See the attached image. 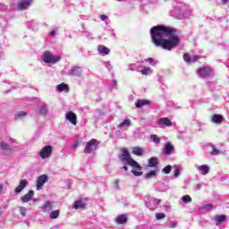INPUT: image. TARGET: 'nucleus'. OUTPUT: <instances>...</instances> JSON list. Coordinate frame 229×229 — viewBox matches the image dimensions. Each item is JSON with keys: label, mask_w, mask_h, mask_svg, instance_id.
Masks as SVG:
<instances>
[{"label": "nucleus", "mask_w": 229, "mask_h": 229, "mask_svg": "<svg viewBox=\"0 0 229 229\" xmlns=\"http://www.w3.org/2000/svg\"><path fill=\"white\" fill-rule=\"evenodd\" d=\"M26 208L24 207H20V214H21V216L24 217L26 216Z\"/></svg>", "instance_id": "c9c22d12"}, {"label": "nucleus", "mask_w": 229, "mask_h": 229, "mask_svg": "<svg viewBox=\"0 0 229 229\" xmlns=\"http://www.w3.org/2000/svg\"><path fill=\"white\" fill-rule=\"evenodd\" d=\"M60 216V210L56 209V210H54L52 211L50 214H49V217L50 219H58V216Z\"/></svg>", "instance_id": "c85d7f7f"}, {"label": "nucleus", "mask_w": 229, "mask_h": 229, "mask_svg": "<svg viewBox=\"0 0 229 229\" xmlns=\"http://www.w3.org/2000/svg\"><path fill=\"white\" fill-rule=\"evenodd\" d=\"M158 157H152L148 159V167H157Z\"/></svg>", "instance_id": "aec40b11"}, {"label": "nucleus", "mask_w": 229, "mask_h": 229, "mask_svg": "<svg viewBox=\"0 0 229 229\" xmlns=\"http://www.w3.org/2000/svg\"><path fill=\"white\" fill-rule=\"evenodd\" d=\"M151 41L157 47H162L166 51L174 49L180 44L176 29L165 25H157L150 29Z\"/></svg>", "instance_id": "f257e3e1"}, {"label": "nucleus", "mask_w": 229, "mask_h": 229, "mask_svg": "<svg viewBox=\"0 0 229 229\" xmlns=\"http://www.w3.org/2000/svg\"><path fill=\"white\" fill-rule=\"evenodd\" d=\"M173 169V167L171 166V165H166V166H165L164 168H163V173L165 174H169V173H171V170Z\"/></svg>", "instance_id": "72a5a7b5"}, {"label": "nucleus", "mask_w": 229, "mask_h": 229, "mask_svg": "<svg viewBox=\"0 0 229 229\" xmlns=\"http://www.w3.org/2000/svg\"><path fill=\"white\" fill-rule=\"evenodd\" d=\"M153 72V71L148 67H144L141 70V74H143V76H148V74H151Z\"/></svg>", "instance_id": "7c9ffc66"}, {"label": "nucleus", "mask_w": 229, "mask_h": 229, "mask_svg": "<svg viewBox=\"0 0 229 229\" xmlns=\"http://www.w3.org/2000/svg\"><path fill=\"white\" fill-rule=\"evenodd\" d=\"M219 153H220L219 149L214 148L211 152V155H213V157H216V155H219Z\"/></svg>", "instance_id": "4c0bfd02"}, {"label": "nucleus", "mask_w": 229, "mask_h": 229, "mask_svg": "<svg viewBox=\"0 0 229 229\" xmlns=\"http://www.w3.org/2000/svg\"><path fill=\"white\" fill-rule=\"evenodd\" d=\"M53 153V146L46 145L39 152V157L43 159L49 158Z\"/></svg>", "instance_id": "39448f33"}, {"label": "nucleus", "mask_w": 229, "mask_h": 229, "mask_svg": "<svg viewBox=\"0 0 229 229\" xmlns=\"http://www.w3.org/2000/svg\"><path fill=\"white\" fill-rule=\"evenodd\" d=\"M1 149H4V151H8V145L6 144V142L1 143Z\"/></svg>", "instance_id": "e433bc0d"}, {"label": "nucleus", "mask_w": 229, "mask_h": 229, "mask_svg": "<svg viewBox=\"0 0 229 229\" xmlns=\"http://www.w3.org/2000/svg\"><path fill=\"white\" fill-rule=\"evenodd\" d=\"M174 176L175 178H177V176H180V169L175 168V169L174 170Z\"/></svg>", "instance_id": "ea45409f"}, {"label": "nucleus", "mask_w": 229, "mask_h": 229, "mask_svg": "<svg viewBox=\"0 0 229 229\" xmlns=\"http://www.w3.org/2000/svg\"><path fill=\"white\" fill-rule=\"evenodd\" d=\"M73 148H78V143L74 144Z\"/></svg>", "instance_id": "3c124183"}, {"label": "nucleus", "mask_w": 229, "mask_h": 229, "mask_svg": "<svg viewBox=\"0 0 229 229\" xmlns=\"http://www.w3.org/2000/svg\"><path fill=\"white\" fill-rule=\"evenodd\" d=\"M182 199L184 203H191L192 202V199L189 195L182 196Z\"/></svg>", "instance_id": "2f4dec72"}, {"label": "nucleus", "mask_w": 229, "mask_h": 229, "mask_svg": "<svg viewBox=\"0 0 229 229\" xmlns=\"http://www.w3.org/2000/svg\"><path fill=\"white\" fill-rule=\"evenodd\" d=\"M123 169L124 171H128V166H123Z\"/></svg>", "instance_id": "de8ad7c7"}, {"label": "nucleus", "mask_w": 229, "mask_h": 229, "mask_svg": "<svg viewBox=\"0 0 229 229\" xmlns=\"http://www.w3.org/2000/svg\"><path fill=\"white\" fill-rule=\"evenodd\" d=\"M146 105H151V101L146 100V99H142V100L138 99L135 102L136 108H142V106H146Z\"/></svg>", "instance_id": "6ab92c4d"}, {"label": "nucleus", "mask_w": 229, "mask_h": 229, "mask_svg": "<svg viewBox=\"0 0 229 229\" xmlns=\"http://www.w3.org/2000/svg\"><path fill=\"white\" fill-rule=\"evenodd\" d=\"M42 209L47 212V210H52L53 209V203L51 201H47L42 206Z\"/></svg>", "instance_id": "bb28decb"}, {"label": "nucleus", "mask_w": 229, "mask_h": 229, "mask_svg": "<svg viewBox=\"0 0 229 229\" xmlns=\"http://www.w3.org/2000/svg\"><path fill=\"white\" fill-rule=\"evenodd\" d=\"M197 74L200 78H208L210 74H212V68L210 66H203L197 70Z\"/></svg>", "instance_id": "20e7f679"}, {"label": "nucleus", "mask_w": 229, "mask_h": 229, "mask_svg": "<svg viewBox=\"0 0 229 229\" xmlns=\"http://www.w3.org/2000/svg\"><path fill=\"white\" fill-rule=\"evenodd\" d=\"M156 219L157 221H160V219H165V214H164V213H157L156 215Z\"/></svg>", "instance_id": "f704fd0d"}, {"label": "nucleus", "mask_w": 229, "mask_h": 229, "mask_svg": "<svg viewBox=\"0 0 229 229\" xmlns=\"http://www.w3.org/2000/svg\"><path fill=\"white\" fill-rule=\"evenodd\" d=\"M199 170L200 171L201 174L205 176L206 174H208L210 167L207 165H201L200 166H199Z\"/></svg>", "instance_id": "5701e85b"}, {"label": "nucleus", "mask_w": 229, "mask_h": 229, "mask_svg": "<svg viewBox=\"0 0 229 229\" xmlns=\"http://www.w3.org/2000/svg\"><path fill=\"white\" fill-rule=\"evenodd\" d=\"M225 121V118L221 114H214L211 117V122L215 124H221Z\"/></svg>", "instance_id": "f3484780"}, {"label": "nucleus", "mask_w": 229, "mask_h": 229, "mask_svg": "<svg viewBox=\"0 0 229 229\" xmlns=\"http://www.w3.org/2000/svg\"><path fill=\"white\" fill-rule=\"evenodd\" d=\"M55 30H52L50 33H49V35L51 36V37H53L54 35H55Z\"/></svg>", "instance_id": "c03bdc74"}, {"label": "nucleus", "mask_w": 229, "mask_h": 229, "mask_svg": "<svg viewBox=\"0 0 229 229\" xmlns=\"http://www.w3.org/2000/svg\"><path fill=\"white\" fill-rule=\"evenodd\" d=\"M113 85H117V81H113Z\"/></svg>", "instance_id": "8fccbe9b"}, {"label": "nucleus", "mask_w": 229, "mask_h": 229, "mask_svg": "<svg viewBox=\"0 0 229 229\" xmlns=\"http://www.w3.org/2000/svg\"><path fill=\"white\" fill-rule=\"evenodd\" d=\"M27 185H28V180L26 179L21 180L19 185L14 189V193L19 194V192H22V191L26 189Z\"/></svg>", "instance_id": "ddd939ff"}, {"label": "nucleus", "mask_w": 229, "mask_h": 229, "mask_svg": "<svg viewBox=\"0 0 229 229\" xmlns=\"http://www.w3.org/2000/svg\"><path fill=\"white\" fill-rule=\"evenodd\" d=\"M3 191V184H0V192Z\"/></svg>", "instance_id": "09e8293b"}, {"label": "nucleus", "mask_w": 229, "mask_h": 229, "mask_svg": "<svg viewBox=\"0 0 229 229\" xmlns=\"http://www.w3.org/2000/svg\"><path fill=\"white\" fill-rule=\"evenodd\" d=\"M73 208L75 210H79V208L85 210L87 208V199H80L78 200H75L73 202Z\"/></svg>", "instance_id": "0eeeda50"}, {"label": "nucleus", "mask_w": 229, "mask_h": 229, "mask_svg": "<svg viewBox=\"0 0 229 229\" xmlns=\"http://www.w3.org/2000/svg\"><path fill=\"white\" fill-rule=\"evenodd\" d=\"M100 19H101V21H106V19H108V16H106L105 14H101Z\"/></svg>", "instance_id": "79ce46f5"}, {"label": "nucleus", "mask_w": 229, "mask_h": 229, "mask_svg": "<svg viewBox=\"0 0 229 229\" xmlns=\"http://www.w3.org/2000/svg\"><path fill=\"white\" fill-rule=\"evenodd\" d=\"M145 150L142 148L136 147L132 150V155H136L137 157H142L144 155Z\"/></svg>", "instance_id": "b1692460"}, {"label": "nucleus", "mask_w": 229, "mask_h": 229, "mask_svg": "<svg viewBox=\"0 0 229 229\" xmlns=\"http://www.w3.org/2000/svg\"><path fill=\"white\" fill-rule=\"evenodd\" d=\"M157 173H158V169L152 170L145 174V178H147V179L155 178V176H157Z\"/></svg>", "instance_id": "a878e982"}, {"label": "nucleus", "mask_w": 229, "mask_h": 229, "mask_svg": "<svg viewBox=\"0 0 229 229\" xmlns=\"http://www.w3.org/2000/svg\"><path fill=\"white\" fill-rule=\"evenodd\" d=\"M117 1H121V0H117Z\"/></svg>", "instance_id": "864d4df0"}, {"label": "nucleus", "mask_w": 229, "mask_h": 229, "mask_svg": "<svg viewBox=\"0 0 229 229\" xmlns=\"http://www.w3.org/2000/svg\"><path fill=\"white\" fill-rule=\"evenodd\" d=\"M42 60L44 64H57V62L62 60V57H60V55H53L51 52L46 51L43 55Z\"/></svg>", "instance_id": "7ed1b4c3"}, {"label": "nucleus", "mask_w": 229, "mask_h": 229, "mask_svg": "<svg viewBox=\"0 0 229 229\" xmlns=\"http://www.w3.org/2000/svg\"><path fill=\"white\" fill-rule=\"evenodd\" d=\"M157 124L159 126H166V127H169V126H173V122H171L169 120V118L167 117H163V118H160L157 122Z\"/></svg>", "instance_id": "dca6fc26"}, {"label": "nucleus", "mask_w": 229, "mask_h": 229, "mask_svg": "<svg viewBox=\"0 0 229 229\" xmlns=\"http://www.w3.org/2000/svg\"><path fill=\"white\" fill-rule=\"evenodd\" d=\"M115 222L117 225H125V223H128V216L126 214L118 216L115 219Z\"/></svg>", "instance_id": "a211bd4d"}, {"label": "nucleus", "mask_w": 229, "mask_h": 229, "mask_svg": "<svg viewBox=\"0 0 229 229\" xmlns=\"http://www.w3.org/2000/svg\"><path fill=\"white\" fill-rule=\"evenodd\" d=\"M115 183L118 184V183H119V181H115Z\"/></svg>", "instance_id": "603ef678"}, {"label": "nucleus", "mask_w": 229, "mask_h": 229, "mask_svg": "<svg viewBox=\"0 0 229 229\" xmlns=\"http://www.w3.org/2000/svg\"><path fill=\"white\" fill-rule=\"evenodd\" d=\"M215 221L217 225H219L220 223H225V221H226V216L218 215V216H215Z\"/></svg>", "instance_id": "393cba45"}, {"label": "nucleus", "mask_w": 229, "mask_h": 229, "mask_svg": "<svg viewBox=\"0 0 229 229\" xmlns=\"http://www.w3.org/2000/svg\"><path fill=\"white\" fill-rule=\"evenodd\" d=\"M56 90L58 92H69V85L63 82L56 86Z\"/></svg>", "instance_id": "4be33fe9"}, {"label": "nucleus", "mask_w": 229, "mask_h": 229, "mask_svg": "<svg viewBox=\"0 0 229 229\" xmlns=\"http://www.w3.org/2000/svg\"><path fill=\"white\" fill-rule=\"evenodd\" d=\"M212 208V204H208L205 206V208Z\"/></svg>", "instance_id": "a18cd8bd"}, {"label": "nucleus", "mask_w": 229, "mask_h": 229, "mask_svg": "<svg viewBox=\"0 0 229 229\" xmlns=\"http://www.w3.org/2000/svg\"><path fill=\"white\" fill-rule=\"evenodd\" d=\"M33 196H35V191H29V192L25 195H23L21 199L22 203H28V201H31L33 199Z\"/></svg>", "instance_id": "2eb2a0df"}, {"label": "nucleus", "mask_w": 229, "mask_h": 229, "mask_svg": "<svg viewBox=\"0 0 229 229\" xmlns=\"http://www.w3.org/2000/svg\"><path fill=\"white\" fill-rule=\"evenodd\" d=\"M39 114H41V115H46V114H47V109H46V107H41Z\"/></svg>", "instance_id": "58836bf2"}, {"label": "nucleus", "mask_w": 229, "mask_h": 229, "mask_svg": "<svg viewBox=\"0 0 229 229\" xmlns=\"http://www.w3.org/2000/svg\"><path fill=\"white\" fill-rule=\"evenodd\" d=\"M229 0H222L223 4H226Z\"/></svg>", "instance_id": "49530a36"}, {"label": "nucleus", "mask_w": 229, "mask_h": 229, "mask_svg": "<svg viewBox=\"0 0 229 229\" xmlns=\"http://www.w3.org/2000/svg\"><path fill=\"white\" fill-rule=\"evenodd\" d=\"M98 140L96 139H92L86 143V148L84 149V153H92L94 150L97 149L96 143Z\"/></svg>", "instance_id": "423d86ee"}, {"label": "nucleus", "mask_w": 229, "mask_h": 229, "mask_svg": "<svg viewBox=\"0 0 229 229\" xmlns=\"http://www.w3.org/2000/svg\"><path fill=\"white\" fill-rule=\"evenodd\" d=\"M121 162H126L128 165L132 167L131 173L134 176H142V166L139 165L135 159L131 158V155H130V151L126 148H122V154L118 157Z\"/></svg>", "instance_id": "f03ea898"}, {"label": "nucleus", "mask_w": 229, "mask_h": 229, "mask_svg": "<svg viewBox=\"0 0 229 229\" xmlns=\"http://www.w3.org/2000/svg\"><path fill=\"white\" fill-rule=\"evenodd\" d=\"M164 155L169 156L171 153H174V146L171 142H167L163 149Z\"/></svg>", "instance_id": "4468645a"}, {"label": "nucleus", "mask_w": 229, "mask_h": 229, "mask_svg": "<svg viewBox=\"0 0 229 229\" xmlns=\"http://www.w3.org/2000/svg\"><path fill=\"white\" fill-rule=\"evenodd\" d=\"M170 228H176V224L174 223L170 224Z\"/></svg>", "instance_id": "37998d69"}, {"label": "nucleus", "mask_w": 229, "mask_h": 229, "mask_svg": "<svg viewBox=\"0 0 229 229\" xmlns=\"http://www.w3.org/2000/svg\"><path fill=\"white\" fill-rule=\"evenodd\" d=\"M27 114L24 111H20L18 114L15 115L16 119H22V117H26Z\"/></svg>", "instance_id": "473e14b6"}, {"label": "nucleus", "mask_w": 229, "mask_h": 229, "mask_svg": "<svg viewBox=\"0 0 229 229\" xmlns=\"http://www.w3.org/2000/svg\"><path fill=\"white\" fill-rule=\"evenodd\" d=\"M65 119L69 121L72 124L76 125L78 121V116L72 111L66 113Z\"/></svg>", "instance_id": "9b49d317"}, {"label": "nucleus", "mask_w": 229, "mask_h": 229, "mask_svg": "<svg viewBox=\"0 0 229 229\" xmlns=\"http://www.w3.org/2000/svg\"><path fill=\"white\" fill-rule=\"evenodd\" d=\"M184 62H186V64H194V62H198V60H201V55H192L191 56V55L189 54H183L182 56Z\"/></svg>", "instance_id": "6e6552de"}, {"label": "nucleus", "mask_w": 229, "mask_h": 229, "mask_svg": "<svg viewBox=\"0 0 229 229\" xmlns=\"http://www.w3.org/2000/svg\"><path fill=\"white\" fill-rule=\"evenodd\" d=\"M150 140H152V142H155V144H160V138H158L157 134H151Z\"/></svg>", "instance_id": "c756f323"}, {"label": "nucleus", "mask_w": 229, "mask_h": 229, "mask_svg": "<svg viewBox=\"0 0 229 229\" xmlns=\"http://www.w3.org/2000/svg\"><path fill=\"white\" fill-rule=\"evenodd\" d=\"M47 180H48V177L47 174L39 175L37 179V184H36L37 191H40V189L44 187V183H47Z\"/></svg>", "instance_id": "1a4fd4ad"}, {"label": "nucleus", "mask_w": 229, "mask_h": 229, "mask_svg": "<svg viewBox=\"0 0 229 229\" xmlns=\"http://www.w3.org/2000/svg\"><path fill=\"white\" fill-rule=\"evenodd\" d=\"M98 51L100 55H110V48L103 45L98 46Z\"/></svg>", "instance_id": "412c9836"}, {"label": "nucleus", "mask_w": 229, "mask_h": 229, "mask_svg": "<svg viewBox=\"0 0 229 229\" xmlns=\"http://www.w3.org/2000/svg\"><path fill=\"white\" fill-rule=\"evenodd\" d=\"M118 126L119 128H123V126H127V128H130V126H131V122L130 121V118H126Z\"/></svg>", "instance_id": "cd10ccee"}, {"label": "nucleus", "mask_w": 229, "mask_h": 229, "mask_svg": "<svg viewBox=\"0 0 229 229\" xmlns=\"http://www.w3.org/2000/svg\"><path fill=\"white\" fill-rule=\"evenodd\" d=\"M27 185H28V180L26 179L21 180L19 185L14 189V193L19 194V192H22V191L26 189Z\"/></svg>", "instance_id": "f8f14e48"}, {"label": "nucleus", "mask_w": 229, "mask_h": 229, "mask_svg": "<svg viewBox=\"0 0 229 229\" xmlns=\"http://www.w3.org/2000/svg\"><path fill=\"white\" fill-rule=\"evenodd\" d=\"M33 4V0H21L18 4V8L22 12V10H28L29 7Z\"/></svg>", "instance_id": "9d476101"}, {"label": "nucleus", "mask_w": 229, "mask_h": 229, "mask_svg": "<svg viewBox=\"0 0 229 229\" xmlns=\"http://www.w3.org/2000/svg\"><path fill=\"white\" fill-rule=\"evenodd\" d=\"M145 62H149V64H153V62H155V59H153L152 57H148L145 59Z\"/></svg>", "instance_id": "a19ab883"}]
</instances>
